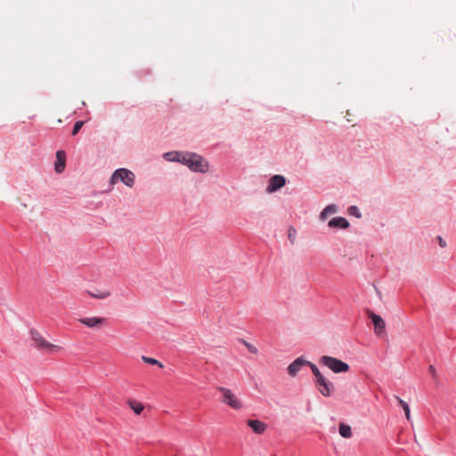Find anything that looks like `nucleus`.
Listing matches in <instances>:
<instances>
[{
  "label": "nucleus",
  "instance_id": "nucleus-1",
  "mask_svg": "<svg viewBox=\"0 0 456 456\" xmlns=\"http://www.w3.org/2000/svg\"><path fill=\"white\" fill-rule=\"evenodd\" d=\"M179 163L187 166L193 172L206 173L208 171V163L200 155L193 152H182L179 155Z\"/></svg>",
  "mask_w": 456,
  "mask_h": 456
},
{
  "label": "nucleus",
  "instance_id": "nucleus-2",
  "mask_svg": "<svg viewBox=\"0 0 456 456\" xmlns=\"http://www.w3.org/2000/svg\"><path fill=\"white\" fill-rule=\"evenodd\" d=\"M319 362L320 364L328 367L335 373L346 372L350 368L346 362L329 355L322 356Z\"/></svg>",
  "mask_w": 456,
  "mask_h": 456
},
{
  "label": "nucleus",
  "instance_id": "nucleus-3",
  "mask_svg": "<svg viewBox=\"0 0 456 456\" xmlns=\"http://www.w3.org/2000/svg\"><path fill=\"white\" fill-rule=\"evenodd\" d=\"M118 180L131 188L134 184V175L126 168H118L112 174L110 177V183L114 184Z\"/></svg>",
  "mask_w": 456,
  "mask_h": 456
},
{
  "label": "nucleus",
  "instance_id": "nucleus-4",
  "mask_svg": "<svg viewBox=\"0 0 456 456\" xmlns=\"http://www.w3.org/2000/svg\"><path fill=\"white\" fill-rule=\"evenodd\" d=\"M31 338L36 343V346L40 350H58L60 347L45 340L43 336L35 329L30 330Z\"/></svg>",
  "mask_w": 456,
  "mask_h": 456
},
{
  "label": "nucleus",
  "instance_id": "nucleus-5",
  "mask_svg": "<svg viewBox=\"0 0 456 456\" xmlns=\"http://www.w3.org/2000/svg\"><path fill=\"white\" fill-rule=\"evenodd\" d=\"M218 390L223 394V403L228 404L230 407L235 410H239L242 407L240 401H239L232 392L225 387H219Z\"/></svg>",
  "mask_w": 456,
  "mask_h": 456
},
{
  "label": "nucleus",
  "instance_id": "nucleus-6",
  "mask_svg": "<svg viewBox=\"0 0 456 456\" xmlns=\"http://www.w3.org/2000/svg\"><path fill=\"white\" fill-rule=\"evenodd\" d=\"M315 385L319 392L325 397L330 396L334 390L333 384L324 376L319 377V379H315Z\"/></svg>",
  "mask_w": 456,
  "mask_h": 456
},
{
  "label": "nucleus",
  "instance_id": "nucleus-7",
  "mask_svg": "<svg viewBox=\"0 0 456 456\" xmlns=\"http://www.w3.org/2000/svg\"><path fill=\"white\" fill-rule=\"evenodd\" d=\"M367 315L373 322L375 334L380 336L385 333L386 323L384 320L372 311H368Z\"/></svg>",
  "mask_w": 456,
  "mask_h": 456
},
{
  "label": "nucleus",
  "instance_id": "nucleus-8",
  "mask_svg": "<svg viewBox=\"0 0 456 456\" xmlns=\"http://www.w3.org/2000/svg\"><path fill=\"white\" fill-rule=\"evenodd\" d=\"M285 183H286V179L284 176H282L281 175H275L270 178L266 191L268 192L276 191L277 190L283 187L285 185Z\"/></svg>",
  "mask_w": 456,
  "mask_h": 456
},
{
  "label": "nucleus",
  "instance_id": "nucleus-9",
  "mask_svg": "<svg viewBox=\"0 0 456 456\" xmlns=\"http://www.w3.org/2000/svg\"><path fill=\"white\" fill-rule=\"evenodd\" d=\"M79 322L89 328L99 327L107 324V320L102 317H86L79 319Z\"/></svg>",
  "mask_w": 456,
  "mask_h": 456
},
{
  "label": "nucleus",
  "instance_id": "nucleus-10",
  "mask_svg": "<svg viewBox=\"0 0 456 456\" xmlns=\"http://www.w3.org/2000/svg\"><path fill=\"white\" fill-rule=\"evenodd\" d=\"M308 361L299 357L293 361L288 367V372L291 377H295L303 366H306Z\"/></svg>",
  "mask_w": 456,
  "mask_h": 456
},
{
  "label": "nucleus",
  "instance_id": "nucleus-11",
  "mask_svg": "<svg viewBox=\"0 0 456 456\" xmlns=\"http://www.w3.org/2000/svg\"><path fill=\"white\" fill-rule=\"evenodd\" d=\"M247 424L252 428L253 432L257 435L263 434L267 428V425L265 422L258 419H248Z\"/></svg>",
  "mask_w": 456,
  "mask_h": 456
},
{
  "label": "nucleus",
  "instance_id": "nucleus-12",
  "mask_svg": "<svg viewBox=\"0 0 456 456\" xmlns=\"http://www.w3.org/2000/svg\"><path fill=\"white\" fill-rule=\"evenodd\" d=\"M66 163V153L64 151H58L56 152V161L54 164V168L56 173H61L65 168Z\"/></svg>",
  "mask_w": 456,
  "mask_h": 456
},
{
  "label": "nucleus",
  "instance_id": "nucleus-13",
  "mask_svg": "<svg viewBox=\"0 0 456 456\" xmlns=\"http://www.w3.org/2000/svg\"><path fill=\"white\" fill-rule=\"evenodd\" d=\"M329 226L333 228L346 229L349 227V222L345 217L336 216L329 221Z\"/></svg>",
  "mask_w": 456,
  "mask_h": 456
},
{
  "label": "nucleus",
  "instance_id": "nucleus-14",
  "mask_svg": "<svg viewBox=\"0 0 456 456\" xmlns=\"http://www.w3.org/2000/svg\"><path fill=\"white\" fill-rule=\"evenodd\" d=\"M128 405L130 406V408L133 410V411L136 415L141 414L142 411L144 409L143 404L142 403L138 402V401H135V400H129L128 401Z\"/></svg>",
  "mask_w": 456,
  "mask_h": 456
},
{
  "label": "nucleus",
  "instance_id": "nucleus-15",
  "mask_svg": "<svg viewBox=\"0 0 456 456\" xmlns=\"http://www.w3.org/2000/svg\"><path fill=\"white\" fill-rule=\"evenodd\" d=\"M338 431L341 436L349 438L352 436V431L350 426L341 423L338 427Z\"/></svg>",
  "mask_w": 456,
  "mask_h": 456
},
{
  "label": "nucleus",
  "instance_id": "nucleus-16",
  "mask_svg": "<svg viewBox=\"0 0 456 456\" xmlns=\"http://www.w3.org/2000/svg\"><path fill=\"white\" fill-rule=\"evenodd\" d=\"M338 210V208L337 206L333 205V204H330V205H328L322 212H321V215H320V217L321 219L324 220L328 215H330V214H334L336 213Z\"/></svg>",
  "mask_w": 456,
  "mask_h": 456
},
{
  "label": "nucleus",
  "instance_id": "nucleus-17",
  "mask_svg": "<svg viewBox=\"0 0 456 456\" xmlns=\"http://www.w3.org/2000/svg\"><path fill=\"white\" fill-rule=\"evenodd\" d=\"M395 399L398 401L399 405L403 408V410L405 413L406 419L408 420H410L411 411H410L409 404L406 402H404L403 399H401L399 396H395Z\"/></svg>",
  "mask_w": 456,
  "mask_h": 456
},
{
  "label": "nucleus",
  "instance_id": "nucleus-18",
  "mask_svg": "<svg viewBox=\"0 0 456 456\" xmlns=\"http://www.w3.org/2000/svg\"><path fill=\"white\" fill-rule=\"evenodd\" d=\"M178 155H182V152L171 151V152L166 153L165 154V158L168 161H176V162H178V159H180V156H178Z\"/></svg>",
  "mask_w": 456,
  "mask_h": 456
},
{
  "label": "nucleus",
  "instance_id": "nucleus-19",
  "mask_svg": "<svg viewBox=\"0 0 456 456\" xmlns=\"http://www.w3.org/2000/svg\"><path fill=\"white\" fill-rule=\"evenodd\" d=\"M142 359L144 362H146L148 364L158 365L159 368H163V364L157 359L147 357V356H142Z\"/></svg>",
  "mask_w": 456,
  "mask_h": 456
},
{
  "label": "nucleus",
  "instance_id": "nucleus-20",
  "mask_svg": "<svg viewBox=\"0 0 456 456\" xmlns=\"http://www.w3.org/2000/svg\"><path fill=\"white\" fill-rule=\"evenodd\" d=\"M306 366L310 367L314 376L315 377V379H319V377L323 376L314 363L308 362V363H306Z\"/></svg>",
  "mask_w": 456,
  "mask_h": 456
},
{
  "label": "nucleus",
  "instance_id": "nucleus-21",
  "mask_svg": "<svg viewBox=\"0 0 456 456\" xmlns=\"http://www.w3.org/2000/svg\"><path fill=\"white\" fill-rule=\"evenodd\" d=\"M90 296L94 298L104 299L110 295L109 291H98L97 293L89 292Z\"/></svg>",
  "mask_w": 456,
  "mask_h": 456
},
{
  "label": "nucleus",
  "instance_id": "nucleus-22",
  "mask_svg": "<svg viewBox=\"0 0 456 456\" xmlns=\"http://www.w3.org/2000/svg\"><path fill=\"white\" fill-rule=\"evenodd\" d=\"M347 213L350 215V216H354L357 218H360L362 216L360 211H359V208L356 207V206H350L347 209Z\"/></svg>",
  "mask_w": 456,
  "mask_h": 456
},
{
  "label": "nucleus",
  "instance_id": "nucleus-23",
  "mask_svg": "<svg viewBox=\"0 0 456 456\" xmlns=\"http://www.w3.org/2000/svg\"><path fill=\"white\" fill-rule=\"evenodd\" d=\"M84 123H85V122H84V121H82V120L77 121V122L75 123V125H74V126H73V130H72V134H73V135L77 134L79 132V130H80V129H81V127L83 126Z\"/></svg>",
  "mask_w": 456,
  "mask_h": 456
},
{
  "label": "nucleus",
  "instance_id": "nucleus-24",
  "mask_svg": "<svg viewBox=\"0 0 456 456\" xmlns=\"http://www.w3.org/2000/svg\"><path fill=\"white\" fill-rule=\"evenodd\" d=\"M296 230L292 227L289 230V239L293 243L295 240Z\"/></svg>",
  "mask_w": 456,
  "mask_h": 456
},
{
  "label": "nucleus",
  "instance_id": "nucleus-25",
  "mask_svg": "<svg viewBox=\"0 0 456 456\" xmlns=\"http://www.w3.org/2000/svg\"><path fill=\"white\" fill-rule=\"evenodd\" d=\"M428 371L434 379H436V370L434 365H429Z\"/></svg>",
  "mask_w": 456,
  "mask_h": 456
},
{
  "label": "nucleus",
  "instance_id": "nucleus-26",
  "mask_svg": "<svg viewBox=\"0 0 456 456\" xmlns=\"http://www.w3.org/2000/svg\"><path fill=\"white\" fill-rule=\"evenodd\" d=\"M245 346H247V348L248 349L249 352L253 353V354H256L257 353V349L252 346L251 344L248 343V342H244Z\"/></svg>",
  "mask_w": 456,
  "mask_h": 456
},
{
  "label": "nucleus",
  "instance_id": "nucleus-27",
  "mask_svg": "<svg viewBox=\"0 0 456 456\" xmlns=\"http://www.w3.org/2000/svg\"><path fill=\"white\" fill-rule=\"evenodd\" d=\"M436 239L438 240L440 247L444 248L446 246L445 240L441 236H437Z\"/></svg>",
  "mask_w": 456,
  "mask_h": 456
}]
</instances>
